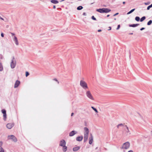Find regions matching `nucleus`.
Here are the masks:
<instances>
[{"label":"nucleus","mask_w":152,"mask_h":152,"mask_svg":"<svg viewBox=\"0 0 152 152\" xmlns=\"http://www.w3.org/2000/svg\"><path fill=\"white\" fill-rule=\"evenodd\" d=\"M132 13L130 11L129 12H128L127 13V15H129L130 13Z\"/></svg>","instance_id":"4c0bfd02"},{"label":"nucleus","mask_w":152,"mask_h":152,"mask_svg":"<svg viewBox=\"0 0 152 152\" xmlns=\"http://www.w3.org/2000/svg\"><path fill=\"white\" fill-rule=\"evenodd\" d=\"M66 142L64 140H61L60 142V145L61 146H63L65 145Z\"/></svg>","instance_id":"f8f14e48"},{"label":"nucleus","mask_w":152,"mask_h":152,"mask_svg":"<svg viewBox=\"0 0 152 152\" xmlns=\"http://www.w3.org/2000/svg\"><path fill=\"white\" fill-rule=\"evenodd\" d=\"M7 139L9 140H11L14 142H16L17 141V138L15 137V136L13 135H8L7 136Z\"/></svg>","instance_id":"423d86ee"},{"label":"nucleus","mask_w":152,"mask_h":152,"mask_svg":"<svg viewBox=\"0 0 152 152\" xmlns=\"http://www.w3.org/2000/svg\"><path fill=\"white\" fill-rule=\"evenodd\" d=\"M91 108L95 111L96 113H98V111L96 109L93 107H91Z\"/></svg>","instance_id":"6ab92c4d"},{"label":"nucleus","mask_w":152,"mask_h":152,"mask_svg":"<svg viewBox=\"0 0 152 152\" xmlns=\"http://www.w3.org/2000/svg\"><path fill=\"white\" fill-rule=\"evenodd\" d=\"M51 2L53 4H58V1L55 0H52L51 1Z\"/></svg>","instance_id":"a211bd4d"},{"label":"nucleus","mask_w":152,"mask_h":152,"mask_svg":"<svg viewBox=\"0 0 152 152\" xmlns=\"http://www.w3.org/2000/svg\"><path fill=\"white\" fill-rule=\"evenodd\" d=\"M150 4V2H149L144 3L145 4V5H148L149 4Z\"/></svg>","instance_id":"7c9ffc66"},{"label":"nucleus","mask_w":152,"mask_h":152,"mask_svg":"<svg viewBox=\"0 0 152 152\" xmlns=\"http://www.w3.org/2000/svg\"><path fill=\"white\" fill-rule=\"evenodd\" d=\"M0 152H4V150L2 147H0Z\"/></svg>","instance_id":"5701e85b"},{"label":"nucleus","mask_w":152,"mask_h":152,"mask_svg":"<svg viewBox=\"0 0 152 152\" xmlns=\"http://www.w3.org/2000/svg\"><path fill=\"white\" fill-rule=\"evenodd\" d=\"M16 62L14 58H13L11 60V61L10 63V65L12 69L14 68L16 65Z\"/></svg>","instance_id":"6e6552de"},{"label":"nucleus","mask_w":152,"mask_h":152,"mask_svg":"<svg viewBox=\"0 0 152 152\" xmlns=\"http://www.w3.org/2000/svg\"><path fill=\"white\" fill-rule=\"evenodd\" d=\"M80 85L84 89L88 88L87 83L84 81L81 80L80 81Z\"/></svg>","instance_id":"20e7f679"},{"label":"nucleus","mask_w":152,"mask_h":152,"mask_svg":"<svg viewBox=\"0 0 152 152\" xmlns=\"http://www.w3.org/2000/svg\"><path fill=\"white\" fill-rule=\"evenodd\" d=\"M138 24L130 25H129V26L130 27H135L136 26H138Z\"/></svg>","instance_id":"4be33fe9"},{"label":"nucleus","mask_w":152,"mask_h":152,"mask_svg":"<svg viewBox=\"0 0 152 152\" xmlns=\"http://www.w3.org/2000/svg\"><path fill=\"white\" fill-rule=\"evenodd\" d=\"M123 3L124 4H125V2H123Z\"/></svg>","instance_id":"09e8293b"},{"label":"nucleus","mask_w":152,"mask_h":152,"mask_svg":"<svg viewBox=\"0 0 152 152\" xmlns=\"http://www.w3.org/2000/svg\"><path fill=\"white\" fill-rule=\"evenodd\" d=\"M3 70V67L2 64L0 63V71H2Z\"/></svg>","instance_id":"412c9836"},{"label":"nucleus","mask_w":152,"mask_h":152,"mask_svg":"<svg viewBox=\"0 0 152 152\" xmlns=\"http://www.w3.org/2000/svg\"><path fill=\"white\" fill-rule=\"evenodd\" d=\"M1 36L2 37H4V34L3 33H1Z\"/></svg>","instance_id":"f704fd0d"},{"label":"nucleus","mask_w":152,"mask_h":152,"mask_svg":"<svg viewBox=\"0 0 152 152\" xmlns=\"http://www.w3.org/2000/svg\"><path fill=\"white\" fill-rule=\"evenodd\" d=\"M152 22V20H150L148 23L147 24L148 25H149L151 24Z\"/></svg>","instance_id":"bb28decb"},{"label":"nucleus","mask_w":152,"mask_h":152,"mask_svg":"<svg viewBox=\"0 0 152 152\" xmlns=\"http://www.w3.org/2000/svg\"><path fill=\"white\" fill-rule=\"evenodd\" d=\"M20 83V82L19 81L17 80L15 84L14 88H16L19 85Z\"/></svg>","instance_id":"4468645a"},{"label":"nucleus","mask_w":152,"mask_h":152,"mask_svg":"<svg viewBox=\"0 0 152 152\" xmlns=\"http://www.w3.org/2000/svg\"><path fill=\"white\" fill-rule=\"evenodd\" d=\"M53 9H55L56 8V7L55 6H54L53 7Z\"/></svg>","instance_id":"49530a36"},{"label":"nucleus","mask_w":152,"mask_h":152,"mask_svg":"<svg viewBox=\"0 0 152 152\" xmlns=\"http://www.w3.org/2000/svg\"><path fill=\"white\" fill-rule=\"evenodd\" d=\"M55 80L58 82V83H59V82L58 81V80H57V79H56Z\"/></svg>","instance_id":"a18cd8bd"},{"label":"nucleus","mask_w":152,"mask_h":152,"mask_svg":"<svg viewBox=\"0 0 152 152\" xmlns=\"http://www.w3.org/2000/svg\"><path fill=\"white\" fill-rule=\"evenodd\" d=\"M3 145V142L1 141H0V147H2Z\"/></svg>","instance_id":"c85d7f7f"},{"label":"nucleus","mask_w":152,"mask_h":152,"mask_svg":"<svg viewBox=\"0 0 152 152\" xmlns=\"http://www.w3.org/2000/svg\"><path fill=\"white\" fill-rule=\"evenodd\" d=\"M1 112L3 114V119L4 121H6L7 119L6 110H5L3 109L1 110Z\"/></svg>","instance_id":"1a4fd4ad"},{"label":"nucleus","mask_w":152,"mask_h":152,"mask_svg":"<svg viewBox=\"0 0 152 152\" xmlns=\"http://www.w3.org/2000/svg\"><path fill=\"white\" fill-rule=\"evenodd\" d=\"M13 40L15 42V44L18 45V40L17 37L15 36H14L13 37Z\"/></svg>","instance_id":"9b49d317"},{"label":"nucleus","mask_w":152,"mask_h":152,"mask_svg":"<svg viewBox=\"0 0 152 152\" xmlns=\"http://www.w3.org/2000/svg\"><path fill=\"white\" fill-rule=\"evenodd\" d=\"M135 19L137 21H139L140 19V18L138 17H136L135 18Z\"/></svg>","instance_id":"a878e982"},{"label":"nucleus","mask_w":152,"mask_h":152,"mask_svg":"<svg viewBox=\"0 0 152 152\" xmlns=\"http://www.w3.org/2000/svg\"><path fill=\"white\" fill-rule=\"evenodd\" d=\"M80 148V147L79 146H77L74 147L73 148V151H78Z\"/></svg>","instance_id":"dca6fc26"},{"label":"nucleus","mask_w":152,"mask_h":152,"mask_svg":"<svg viewBox=\"0 0 152 152\" xmlns=\"http://www.w3.org/2000/svg\"><path fill=\"white\" fill-rule=\"evenodd\" d=\"M98 31L99 32H101L102 31V30H101V29H99V30H98Z\"/></svg>","instance_id":"79ce46f5"},{"label":"nucleus","mask_w":152,"mask_h":152,"mask_svg":"<svg viewBox=\"0 0 152 152\" xmlns=\"http://www.w3.org/2000/svg\"><path fill=\"white\" fill-rule=\"evenodd\" d=\"M114 20H116V18H115V19H114Z\"/></svg>","instance_id":"3c124183"},{"label":"nucleus","mask_w":152,"mask_h":152,"mask_svg":"<svg viewBox=\"0 0 152 152\" xmlns=\"http://www.w3.org/2000/svg\"><path fill=\"white\" fill-rule=\"evenodd\" d=\"M83 7L81 6H80L78 7L77 8V9L78 10H80L83 9Z\"/></svg>","instance_id":"b1692460"},{"label":"nucleus","mask_w":152,"mask_h":152,"mask_svg":"<svg viewBox=\"0 0 152 152\" xmlns=\"http://www.w3.org/2000/svg\"><path fill=\"white\" fill-rule=\"evenodd\" d=\"M118 13H116V14H115L113 15V16H116V15H118Z\"/></svg>","instance_id":"c9c22d12"},{"label":"nucleus","mask_w":152,"mask_h":152,"mask_svg":"<svg viewBox=\"0 0 152 152\" xmlns=\"http://www.w3.org/2000/svg\"><path fill=\"white\" fill-rule=\"evenodd\" d=\"M86 96L89 99L93 100H94V98L90 91H86Z\"/></svg>","instance_id":"39448f33"},{"label":"nucleus","mask_w":152,"mask_h":152,"mask_svg":"<svg viewBox=\"0 0 152 152\" xmlns=\"http://www.w3.org/2000/svg\"><path fill=\"white\" fill-rule=\"evenodd\" d=\"M29 75L28 72H26V77H27Z\"/></svg>","instance_id":"2f4dec72"},{"label":"nucleus","mask_w":152,"mask_h":152,"mask_svg":"<svg viewBox=\"0 0 152 152\" xmlns=\"http://www.w3.org/2000/svg\"><path fill=\"white\" fill-rule=\"evenodd\" d=\"M135 9H132V10H131L130 11L131 12V13L132 12H133L134 10H135Z\"/></svg>","instance_id":"72a5a7b5"},{"label":"nucleus","mask_w":152,"mask_h":152,"mask_svg":"<svg viewBox=\"0 0 152 152\" xmlns=\"http://www.w3.org/2000/svg\"><path fill=\"white\" fill-rule=\"evenodd\" d=\"M14 126V124L13 123H8L7 124V127L9 129H11Z\"/></svg>","instance_id":"9d476101"},{"label":"nucleus","mask_w":152,"mask_h":152,"mask_svg":"<svg viewBox=\"0 0 152 152\" xmlns=\"http://www.w3.org/2000/svg\"><path fill=\"white\" fill-rule=\"evenodd\" d=\"M92 19L94 20H96V18L93 16L92 17Z\"/></svg>","instance_id":"c756f323"},{"label":"nucleus","mask_w":152,"mask_h":152,"mask_svg":"<svg viewBox=\"0 0 152 152\" xmlns=\"http://www.w3.org/2000/svg\"><path fill=\"white\" fill-rule=\"evenodd\" d=\"M63 147V151L64 152H65L66 151V150H67V147L65 146H62Z\"/></svg>","instance_id":"aec40b11"},{"label":"nucleus","mask_w":152,"mask_h":152,"mask_svg":"<svg viewBox=\"0 0 152 152\" xmlns=\"http://www.w3.org/2000/svg\"><path fill=\"white\" fill-rule=\"evenodd\" d=\"M3 58V56L1 55H0V59H2Z\"/></svg>","instance_id":"473e14b6"},{"label":"nucleus","mask_w":152,"mask_h":152,"mask_svg":"<svg viewBox=\"0 0 152 152\" xmlns=\"http://www.w3.org/2000/svg\"><path fill=\"white\" fill-rule=\"evenodd\" d=\"M77 133V132L75 131H73L71 132L69 134V135L70 136H72L75 134Z\"/></svg>","instance_id":"ddd939ff"},{"label":"nucleus","mask_w":152,"mask_h":152,"mask_svg":"<svg viewBox=\"0 0 152 152\" xmlns=\"http://www.w3.org/2000/svg\"><path fill=\"white\" fill-rule=\"evenodd\" d=\"M150 9V7H149V6H148L147 7V10H149Z\"/></svg>","instance_id":"ea45409f"},{"label":"nucleus","mask_w":152,"mask_h":152,"mask_svg":"<svg viewBox=\"0 0 152 152\" xmlns=\"http://www.w3.org/2000/svg\"><path fill=\"white\" fill-rule=\"evenodd\" d=\"M74 115V113H72V114H71V116H72Z\"/></svg>","instance_id":"de8ad7c7"},{"label":"nucleus","mask_w":152,"mask_h":152,"mask_svg":"<svg viewBox=\"0 0 152 152\" xmlns=\"http://www.w3.org/2000/svg\"><path fill=\"white\" fill-rule=\"evenodd\" d=\"M129 142H126L122 145L121 148L122 149H127L129 148Z\"/></svg>","instance_id":"0eeeda50"},{"label":"nucleus","mask_w":152,"mask_h":152,"mask_svg":"<svg viewBox=\"0 0 152 152\" xmlns=\"http://www.w3.org/2000/svg\"><path fill=\"white\" fill-rule=\"evenodd\" d=\"M145 17H142L140 19V21L142 22L144 20H145Z\"/></svg>","instance_id":"393cba45"},{"label":"nucleus","mask_w":152,"mask_h":152,"mask_svg":"<svg viewBox=\"0 0 152 152\" xmlns=\"http://www.w3.org/2000/svg\"><path fill=\"white\" fill-rule=\"evenodd\" d=\"M144 29H145V28H142L140 29V30H141V31H142V30H144Z\"/></svg>","instance_id":"a19ab883"},{"label":"nucleus","mask_w":152,"mask_h":152,"mask_svg":"<svg viewBox=\"0 0 152 152\" xmlns=\"http://www.w3.org/2000/svg\"><path fill=\"white\" fill-rule=\"evenodd\" d=\"M83 15L84 16H86V13L85 12H84L83 13Z\"/></svg>","instance_id":"e433bc0d"},{"label":"nucleus","mask_w":152,"mask_h":152,"mask_svg":"<svg viewBox=\"0 0 152 152\" xmlns=\"http://www.w3.org/2000/svg\"><path fill=\"white\" fill-rule=\"evenodd\" d=\"M118 129L122 128V129L123 134L126 135H128L130 134V131L129 127L124 124H120L118 125L117 126Z\"/></svg>","instance_id":"f257e3e1"},{"label":"nucleus","mask_w":152,"mask_h":152,"mask_svg":"<svg viewBox=\"0 0 152 152\" xmlns=\"http://www.w3.org/2000/svg\"><path fill=\"white\" fill-rule=\"evenodd\" d=\"M93 142V136L91 135V136L89 138V143L90 144H92Z\"/></svg>","instance_id":"2eb2a0df"},{"label":"nucleus","mask_w":152,"mask_h":152,"mask_svg":"<svg viewBox=\"0 0 152 152\" xmlns=\"http://www.w3.org/2000/svg\"><path fill=\"white\" fill-rule=\"evenodd\" d=\"M120 25H118V27H117V28H116V29H117V30H118V29L120 28Z\"/></svg>","instance_id":"cd10ccee"},{"label":"nucleus","mask_w":152,"mask_h":152,"mask_svg":"<svg viewBox=\"0 0 152 152\" xmlns=\"http://www.w3.org/2000/svg\"><path fill=\"white\" fill-rule=\"evenodd\" d=\"M84 142H86L88 138L89 134V129L87 127H85L84 128Z\"/></svg>","instance_id":"f03ea898"},{"label":"nucleus","mask_w":152,"mask_h":152,"mask_svg":"<svg viewBox=\"0 0 152 152\" xmlns=\"http://www.w3.org/2000/svg\"><path fill=\"white\" fill-rule=\"evenodd\" d=\"M128 152H134L132 150H130Z\"/></svg>","instance_id":"37998d69"},{"label":"nucleus","mask_w":152,"mask_h":152,"mask_svg":"<svg viewBox=\"0 0 152 152\" xmlns=\"http://www.w3.org/2000/svg\"><path fill=\"white\" fill-rule=\"evenodd\" d=\"M108 28H109L108 29V30H111V27H109Z\"/></svg>","instance_id":"58836bf2"},{"label":"nucleus","mask_w":152,"mask_h":152,"mask_svg":"<svg viewBox=\"0 0 152 152\" xmlns=\"http://www.w3.org/2000/svg\"><path fill=\"white\" fill-rule=\"evenodd\" d=\"M149 6V7H150V8L152 7V4L151 5Z\"/></svg>","instance_id":"c03bdc74"},{"label":"nucleus","mask_w":152,"mask_h":152,"mask_svg":"<svg viewBox=\"0 0 152 152\" xmlns=\"http://www.w3.org/2000/svg\"><path fill=\"white\" fill-rule=\"evenodd\" d=\"M96 11L100 13H108L111 11V10L109 9L106 8H102L97 9Z\"/></svg>","instance_id":"7ed1b4c3"},{"label":"nucleus","mask_w":152,"mask_h":152,"mask_svg":"<svg viewBox=\"0 0 152 152\" xmlns=\"http://www.w3.org/2000/svg\"><path fill=\"white\" fill-rule=\"evenodd\" d=\"M83 139V137H77L76 140L77 141H81Z\"/></svg>","instance_id":"f3484780"},{"label":"nucleus","mask_w":152,"mask_h":152,"mask_svg":"<svg viewBox=\"0 0 152 152\" xmlns=\"http://www.w3.org/2000/svg\"><path fill=\"white\" fill-rule=\"evenodd\" d=\"M109 16H110V15H107V17H109Z\"/></svg>","instance_id":"8fccbe9b"}]
</instances>
